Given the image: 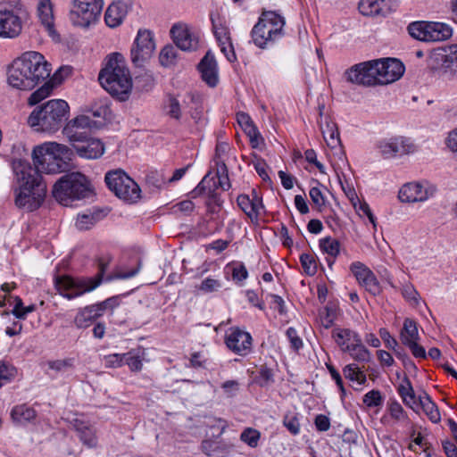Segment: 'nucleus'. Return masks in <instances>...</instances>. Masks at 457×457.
<instances>
[{
	"mask_svg": "<svg viewBox=\"0 0 457 457\" xmlns=\"http://www.w3.org/2000/svg\"><path fill=\"white\" fill-rule=\"evenodd\" d=\"M22 6L18 1L0 3V37L14 38L22 30Z\"/></svg>",
	"mask_w": 457,
	"mask_h": 457,
	"instance_id": "nucleus-11",
	"label": "nucleus"
},
{
	"mask_svg": "<svg viewBox=\"0 0 457 457\" xmlns=\"http://www.w3.org/2000/svg\"><path fill=\"white\" fill-rule=\"evenodd\" d=\"M320 247L323 253L328 255V257L326 258L328 265L332 266L335 262V258L340 252L339 242L335 238L327 237L320 240Z\"/></svg>",
	"mask_w": 457,
	"mask_h": 457,
	"instance_id": "nucleus-36",
	"label": "nucleus"
},
{
	"mask_svg": "<svg viewBox=\"0 0 457 457\" xmlns=\"http://www.w3.org/2000/svg\"><path fill=\"white\" fill-rule=\"evenodd\" d=\"M28 68L23 66V62H21L20 58L13 61L8 70V83L11 87L21 89V90H31L37 83L32 78L28 76L26 72Z\"/></svg>",
	"mask_w": 457,
	"mask_h": 457,
	"instance_id": "nucleus-19",
	"label": "nucleus"
},
{
	"mask_svg": "<svg viewBox=\"0 0 457 457\" xmlns=\"http://www.w3.org/2000/svg\"><path fill=\"white\" fill-rule=\"evenodd\" d=\"M90 194L87 178L79 172H72L61 177L54 185L53 196L64 206L74 200L86 198Z\"/></svg>",
	"mask_w": 457,
	"mask_h": 457,
	"instance_id": "nucleus-8",
	"label": "nucleus"
},
{
	"mask_svg": "<svg viewBox=\"0 0 457 457\" xmlns=\"http://www.w3.org/2000/svg\"><path fill=\"white\" fill-rule=\"evenodd\" d=\"M69 111L67 102L52 99L34 109L28 118V123L36 131L53 133L62 126Z\"/></svg>",
	"mask_w": 457,
	"mask_h": 457,
	"instance_id": "nucleus-6",
	"label": "nucleus"
},
{
	"mask_svg": "<svg viewBox=\"0 0 457 457\" xmlns=\"http://www.w3.org/2000/svg\"><path fill=\"white\" fill-rule=\"evenodd\" d=\"M350 270L359 284L373 295L380 293L379 283L374 273L362 262H355L351 264Z\"/></svg>",
	"mask_w": 457,
	"mask_h": 457,
	"instance_id": "nucleus-21",
	"label": "nucleus"
},
{
	"mask_svg": "<svg viewBox=\"0 0 457 457\" xmlns=\"http://www.w3.org/2000/svg\"><path fill=\"white\" fill-rule=\"evenodd\" d=\"M423 398V392L416 395L411 381L407 378L402 379V401L416 413H419L420 400Z\"/></svg>",
	"mask_w": 457,
	"mask_h": 457,
	"instance_id": "nucleus-30",
	"label": "nucleus"
},
{
	"mask_svg": "<svg viewBox=\"0 0 457 457\" xmlns=\"http://www.w3.org/2000/svg\"><path fill=\"white\" fill-rule=\"evenodd\" d=\"M102 315V309L97 304H92L79 311L74 323L79 328H87L93 320Z\"/></svg>",
	"mask_w": 457,
	"mask_h": 457,
	"instance_id": "nucleus-31",
	"label": "nucleus"
},
{
	"mask_svg": "<svg viewBox=\"0 0 457 457\" xmlns=\"http://www.w3.org/2000/svg\"><path fill=\"white\" fill-rule=\"evenodd\" d=\"M12 420L18 424H24L34 420L37 411L26 403L14 406L11 411Z\"/></svg>",
	"mask_w": 457,
	"mask_h": 457,
	"instance_id": "nucleus-33",
	"label": "nucleus"
},
{
	"mask_svg": "<svg viewBox=\"0 0 457 457\" xmlns=\"http://www.w3.org/2000/svg\"><path fill=\"white\" fill-rule=\"evenodd\" d=\"M285 25V18L278 12H262L251 31L253 44L262 49L268 48L283 37Z\"/></svg>",
	"mask_w": 457,
	"mask_h": 457,
	"instance_id": "nucleus-7",
	"label": "nucleus"
},
{
	"mask_svg": "<svg viewBox=\"0 0 457 457\" xmlns=\"http://www.w3.org/2000/svg\"><path fill=\"white\" fill-rule=\"evenodd\" d=\"M324 109L325 106L323 104L319 105L320 119L318 120V123L327 145L331 148H336L341 143L339 132L337 124L332 121L329 117H323Z\"/></svg>",
	"mask_w": 457,
	"mask_h": 457,
	"instance_id": "nucleus-25",
	"label": "nucleus"
},
{
	"mask_svg": "<svg viewBox=\"0 0 457 457\" xmlns=\"http://www.w3.org/2000/svg\"><path fill=\"white\" fill-rule=\"evenodd\" d=\"M220 47L221 53L225 55L229 62H234L237 61V55L231 41L227 44L220 45Z\"/></svg>",
	"mask_w": 457,
	"mask_h": 457,
	"instance_id": "nucleus-61",
	"label": "nucleus"
},
{
	"mask_svg": "<svg viewBox=\"0 0 457 457\" xmlns=\"http://www.w3.org/2000/svg\"><path fill=\"white\" fill-rule=\"evenodd\" d=\"M220 287L221 283L220 280L207 278L202 281L198 288L204 293H212L218 291Z\"/></svg>",
	"mask_w": 457,
	"mask_h": 457,
	"instance_id": "nucleus-54",
	"label": "nucleus"
},
{
	"mask_svg": "<svg viewBox=\"0 0 457 457\" xmlns=\"http://www.w3.org/2000/svg\"><path fill=\"white\" fill-rule=\"evenodd\" d=\"M351 357L359 362H369L370 361V351L363 345L362 342H359L348 351H346Z\"/></svg>",
	"mask_w": 457,
	"mask_h": 457,
	"instance_id": "nucleus-42",
	"label": "nucleus"
},
{
	"mask_svg": "<svg viewBox=\"0 0 457 457\" xmlns=\"http://www.w3.org/2000/svg\"><path fill=\"white\" fill-rule=\"evenodd\" d=\"M155 43L153 33L148 29H139L131 48V61L137 66H143L153 55Z\"/></svg>",
	"mask_w": 457,
	"mask_h": 457,
	"instance_id": "nucleus-16",
	"label": "nucleus"
},
{
	"mask_svg": "<svg viewBox=\"0 0 457 457\" xmlns=\"http://www.w3.org/2000/svg\"><path fill=\"white\" fill-rule=\"evenodd\" d=\"M344 76L347 82L358 86L387 85L400 79V59L386 57L359 62L347 69Z\"/></svg>",
	"mask_w": 457,
	"mask_h": 457,
	"instance_id": "nucleus-1",
	"label": "nucleus"
},
{
	"mask_svg": "<svg viewBox=\"0 0 457 457\" xmlns=\"http://www.w3.org/2000/svg\"><path fill=\"white\" fill-rule=\"evenodd\" d=\"M359 216H366L370 222L373 225L374 228H376V218L374 214L371 212V209L367 202L364 200L360 201L357 203V209H355Z\"/></svg>",
	"mask_w": 457,
	"mask_h": 457,
	"instance_id": "nucleus-53",
	"label": "nucleus"
},
{
	"mask_svg": "<svg viewBox=\"0 0 457 457\" xmlns=\"http://www.w3.org/2000/svg\"><path fill=\"white\" fill-rule=\"evenodd\" d=\"M212 30L216 40L219 44L224 45L231 41L230 33L228 28L226 26L225 22L220 17L211 16Z\"/></svg>",
	"mask_w": 457,
	"mask_h": 457,
	"instance_id": "nucleus-38",
	"label": "nucleus"
},
{
	"mask_svg": "<svg viewBox=\"0 0 457 457\" xmlns=\"http://www.w3.org/2000/svg\"><path fill=\"white\" fill-rule=\"evenodd\" d=\"M379 335L386 347L395 349L397 345V342L386 328H381Z\"/></svg>",
	"mask_w": 457,
	"mask_h": 457,
	"instance_id": "nucleus-64",
	"label": "nucleus"
},
{
	"mask_svg": "<svg viewBox=\"0 0 457 457\" xmlns=\"http://www.w3.org/2000/svg\"><path fill=\"white\" fill-rule=\"evenodd\" d=\"M362 401L368 407H376L382 403V398L379 391L378 390H371L365 394Z\"/></svg>",
	"mask_w": 457,
	"mask_h": 457,
	"instance_id": "nucleus-55",
	"label": "nucleus"
},
{
	"mask_svg": "<svg viewBox=\"0 0 457 457\" xmlns=\"http://www.w3.org/2000/svg\"><path fill=\"white\" fill-rule=\"evenodd\" d=\"M103 6V0H73L70 21L74 26L87 28L98 21Z\"/></svg>",
	"mask_w": 457,
	"mask_h": 457,
	"instance_id": "nucleus-12",
	"label": "nucleus"
},
{
	"mask_svg": "<svg viewBox=\"0 0 457 457\" xmlns=\"http://www.w3.org/2000/svg\"><path fill=\"white\" fill-rule=\"evenodd\" d=\"M98 79L101 86L112 96L121 101L128 98L132 87V79L121 54L113 53L108 57Z\"/></svg>",
	"mask_w": 457,
	"mask_h": 457,
	"instance_id": "nucleus-3",
	"label": "nucleus"
},
{
	"mask_svg": "<svg viewBox=\"0 0 457 457\" xmlns=\"http://www.w3.org/2000/svg\"><path fill=\"white\" fill-rule=\"evenodd\" d=\"M252 336L239 328H232L226 337L227 346L235 353L245 356L252 348Z\"/></svg>",
	"mask_w": 457,
	"mask_h": 457,
	"instance_id": "nucleus-22",
	"label": "nucleus"
},
{
	"mask_svg": "<svg viewBox=\"0 0 457 457\" xmlns=\"http://www.w3.org/2000/svg\"><path fill=\"white\" fill-rule=\"evenodd\" d=\"M300 262L304 271L308 275L312 276L317 272L316 262L312 255L309 253H303L300 256Z\"/></svg>",
	"mask_w": 457,
	"mask_h": 457,
	"instance_id": "nucleus-51",
	"label": "nucleus"
},
{
	"mask_svg": "<svg viewBox=\"0 0 457 457\" xmlns=\"http://www.w3.org/2000/svg\"><path fill=\"white\" fill-rule=\"evenodd\" d=\"M104 180L108 188L124 202L132 204L140 198L139 186L123 170H115L107 172Z\"/></svg>",
	"mask_w": 457,
	"mask_h": 457,
	"instance_id": "nucleus-10",
	"label": "nucleus"
},
{
	"mask_svg": "<svg viewBox=\"0 0 457 457\" xmlns=\"http://www.w3.org/2000/svg\"><path fill=\"white\" fill-rule=\"evenodd\" d=\"M378 148L379 150V154L384 159L394 158L397 155L399 151L398 139L396 137H391L380 140L378 143Z\"/></svg>",
	"mask_w": 457,
	"mask_h": 457,
	"instance_id": "nucleus-39",
	"label": "nucleus"
},
{
	"mask_svg": "<svg viewBox=\"0 0 457 457\" xmlns=\"http://www.w3.org/2000/svg\"><path fill=\"white\" fill-rule=\"evenodd\" d=\"M361 341V337L351 329H341L336 334V342L344 352L348 351Z\"/></svg>",
	"mask_w": 457,
	"mask_h": 457,
	"instance_id": "nucleus-35",
	"label": "nucleus"
},
{
	"mask_svg": "<svg viewBox=\"0 0 457 457\" xmlns=\"http://www.w3.org/2000/svg\"><path fill=\"white\" fill-rule=\"evenodd\" d=\"M131 8L130 0H114L106 9L104 21L108 27H119Z\"/></svg>",
	"mask_w": 457,
	"mask_h": 457,
	"instance_id": "nucleus-24",
	"label": "nucleus"
},
{
	"mask_svg": "<svg viewBox=\"0 0 457 457\" xmlns=\"http://www.w3.org/2000/svg\"><path fill=\"white\" fill-rule=\"evenodd\" d=\"M445 145L454 154H457V128L451 130L446 138Z\"/></svg>",
	"mask_w": 457,
	"mask_h": 457,
	"instance_id": "nucleus-59",
	"label": "nucleus"
},
{
	"mask_svg": "<svg viewBox=\"0 0 457 457\" xmlns=\"http://www.w3.org/2000/svg\"><path fill=\"white\" fill-rule=\"evenodd\" d=\"M337 313L335 308L326 306L320 313V321L322 327L329 328L332 327L336 319Z\"/></svg>",
	"mask_w": 457,
	"mask_h": 457,
	"instance_id": "nucleus-49",
	"label": "nucleus"
},
{
	"mask_svg": "<svg viewBox=\"0 0 457 457\" xmlns=\"http://www.w3.org/2000/svg\"><path fill=\"white\" fill-rule=\"evenodd\" d=\"M253 167L256 170V172L259 174V176L263 179L267 180L270 179L269 175L266 171V163L264 160L261 158H257L255 156V160L253 162Z\"/></svg>",
	"mask_w": 457,
	"mask_h": 457,
	"instance_id": "nucleus-62",
	"label": "nucleus"
},
{
	"mask_svg": "<svg viewBox=\"0 0 457 457\" xmlns=\"http://www.w3.org/2000/svg\"><path fill=\"white\" fill-rule=\"evenodd\" d=\"M419 412L423 411L427 417L433 422L437 423L441 420L440 411L436 404L431 398L423 392V398L420 400Z\"/></svg>",
	"mask_w": 457,
	"mask_h": 457,
	"instance_id": "nucleus-37",
	"label": "nucleus"
},
{
	"mask_svg": "<svg viewBox=\"0 0 457 457\" xmlns=\"http://www.w3.org/2000/svg\"><path fill=\"white\" fill-rule=\"evenodd\" d=\"M170 35L176 46L182 51H195L198 48V37L185 23L174 24Z\"/></svg>",
	"mask_w": 457,
	"mask_h": 457,
	"instance_id": "nucleus-18",
	"label": "nucleus"
},
{
	"mask_svg": "<svg viewBox=\"0 0 457 457\" xmlns=\"http://www.w3.org/2000/svg\"><path fill=\"white\" fill-rule=\"evenodd\" d=\"M125 353H112L105 356L104 363L108 368H118L124 365Z\"/></svg>",
	"mask_w": 457,
	"mask_h": 457,
	"instance_id": "nucleus-58",
	"label": "nucleus"
},
{
	"mask_svg": "<svg viewBox=\"0 0 457 457\" xmlns=\"http://www.w3.org/2000/svg\"><path fill=\"white\" fill-rule=\"evenodd\" d=\"M72 151L67 145L56 142H46L34 147L32 159L34 169L41 172L55 174L70 169Z\"/></svg>",
	"mask_w": 457,
	"mask_h": 457,
	"instance_id": "nucleus-4",
	"label": "nucleus"
},
{
	"mask_svg": "<svg viewBox=\"0 0 457 457\" xmlns=\"http://www.w3.org/2000/svg\"><path fill=\"white\" fill-rule=\"evenodd\" d=\"M37 14L41 24L46 28L49 36L53 38L58 37L54 29L53 5L50 0H39Z\"/></svg>",
	"mask_w": 457,
	"mask_h": 457,
	"instance_id": "nucleus-29",
	"label": "nucleus"
},
{
	"mask_svg": "<svg viewBox=\"0 0 457 457\" xmlns=\"http://www.w3.org/2000/svg\"><path fill=\"white\" fill-rule=\"evenodd\" d=\"M159 59L161 64L164 67L173 65L177 59V49L170 45L165 46L160 53Z\"/></svg>",
	"mask_w": 457,
	"mask_h": 457,
	"instance_id": "nucleus-43",
	"label": "nucleus"
},
{
	"mask_svg": "<svg viewBox=\"0 0 457 457\" xmlns=\"http://www.w3.org/2000/svg\"><path fill=\"white\" fill-rule=\"evenodd\" d=\"M287 337L291 343V346L295 350H298L303 345L302 339L297 336V332L294 328H288L287 330Z\"/></svg>",
	"mask_w": 457,
	"mask_h": 457,
	"instance_id": "nucleus-60",
	"label": "nucleus"
},
{
	"mask_svg": "<svg viewBox=\"0 0 457 457\" xmlns=\"http://www.w3.org/2000/svg\"><path fill=\"white\" fill-rule=\"evenodd\" d=\"M231 275L234 281L241 283L248 277V271L242 262H235L230 265Z\"/></svg>",
	"mask_w": 457,
	"mask_h": 457,
	"instance_id": "nucleus-50",
	"label": "nucleus"
},
{
	"mask_svg": "<svg viewBox=\"0 0 457 457\" xmlns=\"http://www.w3.org/2000/svg\"><path fill=\"white\" fill-rule=\"evenodd\" d=\"M12 169L19 185L15 189L16 206L29 212L39 208L46 194L42 176L29 162L21 159L13 160Z\"/></svg>",
	"mask_w": 457,
	"mask_h": 457,
	"instance_id": "nucleus-2",
	"label": "nucleus"
},
{
	"mask_svg": "<svg viewBox=\"0 0 457 457\" xmlns=\"http://www.w3.org/2000/svg\"><path fill=\"white\" fill-rule=\"evenodd\" d=\"M436 187L428 183L420 182L406 183L402 187V202L415 203L425 202L432 197Z\"/></svg>",
	"mask_w": 457,
	"mask_h": 457,
	"instance_id": "nucleus-20",
	"label": "nucleus"
},
{
	"mask_svg": "<svg viewBox=\"0 0 457 457\" xmlns=\"http://www.w3.org/2000/svg\"><path fill=\"white\" fill-rule=\"evenodd\" d=\"M343 373L345 378L356 382L358 385H363L367 380L364 371L355 363L346 365Z\"/></svg>",
	"mask_w": 457,
	"mask_h": 457,
	"instance_id": "nucleus-40",
	"label": "nucleus"
},
{
	"mask_svg": "<svg viewBox=\"0 0 457 457\" xmlns=\"http://www.w3.org/2000/svg\"><path fill=\"white\" fill-rule=\"evenodd\" d=\"M75 429L80 441L88 447L96 445V437L94 428L83 420H76L74 423Z\"/></svg>",
	"mask_w": 457,
	"mask_h": 457,
	"instance_id": "nucleus-34",
	"label": "nucleus"
},
{
	"mask_svg": "<svg viewBox=\"0 0 457 457\" xmlns=\"http://www.w3.org/2000/svg\"><path fill=\"white\" fill-rule=\"evenodd\" d=\"M17 370L5 361H0V388L15 378Z\"/></svg>",
	"mask_w": 457,
	"mask_h": 457,
	"instance_id": "nucleus-45",
	"label": "nucleus"
},
{
	"mask_svg": "<svg viewBox=\"0 0 457 457\" xmlns=\"http://www.w3.org/2000/svg\"><path fill=\"white\" fill-rule=\"evenodd\" d=\"M50 370L57 372H64L73 368L74 358H66L63 360L50 361L47 362Z\"/></svg>",
	"mask_w": 457,
	"mask_h": 457,
	"instance_id": "nucleus-48",
	"label": "nucleus"
},
{
	"mask_svg": "<svg viewBox=\"0 0 457 457\" xmlns=\"http://www.w3.org/2000/svg\"><path fill=\"white\" fill-rule=\"evenodd\" d=\"M427 65L434 72L457 73V44L433 49L428 56Z\"/></svg>",
	"mask_w": 457,
	"mask_h": 457,
	"instance_id": "nucleus-14",
	"label": "nucleus"
},
{
	"mask_svg": "<svg viewBox=\"0 0 457 457\" xmlns=\"http://www.w3.org/2000/svg\"><path fill=\"white\" fill-rule=\"evenodd\" d=\"M239 208L249 217L253 222H257L261 212L264 209L262 197L253 189L251 195H240L237 197Z\"/></svg>",
	"mask_w": 457,
	"mask_h": 457,
	"instance_id": "nucleus-23",
	"label": "nucleus"
},
{
	"mask_svg": "<svg viewBox=\"0 0 457 457\" xmlns=\"http://www.w3.org/2000/svg\"><path fill=\"white\" fill-rule=\"evenodd\" d=\"M283 424L293 435H297L300 431V423L295 415H286L283 420Z\"/></svg>",
	"mask_w": 457,
	"mask_h": 457,
	"instance_id": "nucleus-57",
	"label": "nucleus"
},
{
	"mask_svg": "<svg viewBox=\"0 0 457 457\" xmlns=\"http://www.w3.org/2000/svg\"><path fill=\"white\" fill-rule=\"evenodd\" d=\"M77 154L86 159H96L104 153V146L101 140L88 137L84 143L74 145Z\"/></svg>",
	"mask_w": 457,
	"mask_h": 457,
	"instance_id": "nucleus-28",
	"label": "nucleus"
},
{
	"mask_svg": "<svg viewBox=\"0 0 457 457\" xmlns=\"http://www.w3.org/2000/svg\"><path fill=\"white\" fill-rule=\"evenodd\" d=\"M164 111L170 118L179 120L181 117V109L177 98L170 96L164 105Z\"/></svg>",
	"mask_w": 457,
	"mask_h": 457,
	"instance_id": "nucleus-46",
	"label": "nucleus"
},
{
	"mask_svg": "<svg viewBox=\"0 0 457 457\" xmlns=\"http://www.w3.org/2000/svg\"><path fill=\"white\" fill-rule=\"evenodd\" d=\"M124 364H127L131 371L142 370V356L138 351H130L125 353Z\"/></svg>",
	"mask_w": 457,
	"mask_h": 457,
	"instance_id": "nucleus-44",
	"label": "nucleus"
},
{
	"mask_svg": "<svg viewBox=\"0 0 457 457\" xmlns=\"http://www.w3.org/2000/svg\"><path fill=\"white\" fill-rule=\"evenodd\" d=\"M358 9L362 15L371 17H386L394 12L393 5H389L386 0H361Z\"/></svg>",
	"mask_w": 457,
	"mask_h": 457,
	"instance_id": "nucleus-27",
	"label": "nucleus"
},
{
	"mask_svg": "<svg viewBox=\"0 0 457 457\" xmlns=\"http://www.w3.org/2000/svg\"><path fill=\"white\" fill-rule=\"evenodd\" d=\"M402 296L414 310H418L422 303L420 294L411 284L404 286L403 289H402Z\"/></svg>",
	"mask_w": 457,
	"mask_h": 457,
	"instance_id": "nucleus-41",
	"label": "nucleus"
},
{
	"mask_svg": "<svg viewBox=\"0 0 457 457\" xmlns=\"http://www.w3.org/2000/svg\"><path fill=\"white\" fill-rule=\"evenodd\" d=\"M107 264L103 260H99V273L95 278H75L67 275L55 276L54 287L61 295L69 300L91 292L101 284Z\"/></svg>",
	"mask_w": 457,
	"mask_h": 457,
	"instance_id": "nucleus-9",
	"label": "nucleus"
},
{
	"mask_svg": "<svg viewBox=\"0 0 457 457\" xmlns=\"http://www.w3.org/2000/svg\"><path fill=\"white\" fill-rule=\"evenodd\" d=\"M105 215L106 213L101 210H88L87 212L78 215L76 227L80 230L89 229Z\"/></svg>",
	"mask_w": 457,
	"mask_h": 457,
	"instance_id": "nucleus-32",
	"label": "nucleus"
},
{
	"mask_svg": "<svg viewBox=\"0 0 457 457\" xmlns=\"http://www.w3.org/2000/svg\"><path fill=\"white\" fill-rule=\"evenodd\" d=\"M420 325L412 318H405L402 325V345L416 359H426L427 352L420 344Z\"/></svg>",
	"mask_w": 457,
	"mask_h": 457,
	"instance_id": "nucleus-15",
	"label": "nucleus"
},
{
	"mask_svg": "<svg viewBox=\"0 0 457 457\" xmlns=\"http://www.w3.org/2000/svg\"><path fill=\"white\" fill-rule=\"evenodd\" d=\"M95 124L96 122L88 116L79 115L66 124L63 128V134L74 146V145L84 143L90 137Z\"/></svg>",
	"mask_w": 457,
	"mask_h": 457,
	"instance_id": "nucleus-17",
	"label": "nucleus"
},
{
	"mask_svg": "<svg viewBox=\"0 0 457 457\" xmlns=\"http://www.w3.org/2000/svg\"><path fill=\"white\" fill-rule=\"evenodd\" d=\"M407 29L413 38L427 42L444 41L453 35L451 26L444 22L414 21Z\"/></svg>",
	"mask_w": 457,
	"mask_h": 457,
	"instance_id": "nucleus-13",
	"label": "nucleus"
},
{
	"mask_svg": "<svg viewBox=\"0 0 457 457\" xmlns=\"http://www.w3.org/2000/svg\"><path fill=\"white\" fill-rule=\"evenodd\" d=\"M309 195H310V197L314 204H316L319 207L324 205V204H325L324 196L321 193V190L319 187H312L310 189Z\"/></svg>",
	"mask_w": 457,
	"mask_h": 457,
	"instance_id": "nucleus-63",
	"label": "nucleus"
},
{
	"mask_svg": "<svg viewBox=\"0 0 457 457\" xmlns=\"http://www.w3.org/2000/svg\"><path fill=\"white\" fill-rule=\"evenodd\" d=\"M198 70L202 79L210 87H215L218 83V68L214 54L208 51L198 64Z\"/></svg>",
	"mask_w": 457,
	"mask_h": 457,
	"instance_id": "nucleus-26",
	"label": "nucleus"
},
{
	"mask_svg": "<svg viewBox=\"0 0 457 457\" xmlns=\"http://www.w3.org/2000/svg\"><path fill=\"white\" fill-rule=\"evenodd\" d=\"M218 165L219 168L217 170V175L219 179V186L224 191L228 190L230 188V183L227 173V167L224 162H221L220 164L218 163Z\"/></svg>",
	"mask_w": 457,
	"mask_h": 457,
	"instance_id": "nucleus-56",
	"label": "nucleus"
},
{
	"mask_svg": "<svg viewBox=\"0 0 457 457\" xmlns=\"http://www.w3.org/2000/svg\"><path fill=\"white\" fill-rule=\"evenodd\" d=\"M19 58L21 62H23V66L28 68L29 71H26L28 72V76L32 78L37 85L44 82V84L28 98V104L29 105H35L49 96L54 87L52 79H48L51 74L50 64L38 52H26Z\"/></svg>",
	"mask_w": 457,
	"mask_h": 457,
	"instance_id": "nucleus-5",
	"label": "nucleus"
},
{
	"mask_svg": "<svg viewBox=\"0 0 457 457\" xmlns=\"http://www.w3.org/2000/svg\"><path fill=\"white\" fill-rule=\"evenodd\" d=\"M261 437V433L252 428H245L240 435V439L250 447H256Z\"/></svg>",
	"mask_w": 457,
	"mask_h": 457,
	"instance_id": "nucleus-47",
	"label": "nucleus"
},
{
	"mask_svg": "<svg viewBox=\"0 0 457 457\" xmlns=\"http://www.w3.org/2000/svg\"><path fill=\"white\" fill-rule=\"evenodd\" d=\"M249 137L253 148H257L260 144L263 143V138L254 124L244 129Z\"/></svg>",
	"mask_w": 457,
	"mask_h": 457,
	"instance_id": "nucleus-52",
	"label": "nucleus"
}]
</instances>
